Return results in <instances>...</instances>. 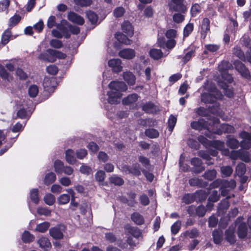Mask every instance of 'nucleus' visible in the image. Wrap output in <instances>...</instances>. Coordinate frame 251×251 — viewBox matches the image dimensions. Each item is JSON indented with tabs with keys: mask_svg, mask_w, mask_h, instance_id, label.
Returning <instances> with one entry per match:
<instances>
[{
	"mask_svg": "<svg viewBox=\"0 0 251 251\" xmlns=\"http://www.w3.org/2000/svg\"><path fill=\"white\" fill-rule=\"evenodd\" d=\"M242 218H239L236 221V224L238 226V235L239 238H243L247 235L248 228L245 222H243Z\"/></svg>",
	"mask_w": 251,
	"mask_h": 251,
	"instance_id": "12",
	"label": "nucleus"
},
{
	"mask_svg": "<svg viewBox=\"0 0 251 251\" xmlns=\"http://www.w3.org/2000/svg\"><path fill=\"white\" fill-rule=\"evenodd\" d=\"M17 104L20 107V109L17 112V116L22 119L27 117L29 113H28L26 109L28 108L29 104L25 103L24 101L18 102Z\"/></svg>",
	"mask_w": 251,
	"mask_h": 251,
	"instance_id": "14",
	"label": "nucleus"
},
{
	"mask_svg": "<svg viewBox=\"0 0 251 251\" xmlns=\"http://www.w3.org/2000/svg\"><path fill=\"white\" fill-rule=\"evenodd\" d=\"M65 55L57 50L48 49L46 52L41 53L38 58L40 60L49 62H54L57 58H64Z\"/></svg>",
	"mask_w": 251,
	"mask_h": 251,
	"instance_id": "4",
	"label": "nucleus"
},
{
	"mask_svg": "<svg viewBox=\"0 0 251 251\" xmlns=\"http://www.w3.org/2000/svg\"><path fill=\"white\" fill-rule=\"evenodd\" d=\"M236 69L240 72L242 75L247 77L249 75V71L245 66L241 62H238L235 64Z\"/></svg>",
	"mask_w": 251,
	"mask_h": 251,
	"instance_id": "38",
	"label": "nucleus"
},
{
	"mask_svg": "<svg viewBox=\"0 0 251 251\" xmlns=\"http://www.w3.org/2000/svg\"><path fill=\"white\" fill-rule=\"evenodd\" d=\"M138 95L136 94H132L128 96L123 100L124 104H130L136 102L138 100Z\"/></svg>",
	"mask_w": 251,
	"mask_h": 251,
	"instance_id": "37",
	"label": "nucleus"
},
{
	"mask_svg": "<svg viewBox=\"0 0 251 251\" xmlns=\"http://www.w3.org/2000/svg\"><path fill=\"white\" fill-rule=\"evenodd\" d=\"M118 55L124 59L131 60L135 57L136 52L132 49L126 48L121 50L118 53Z\"/></svg>",
	"mask_w": 251,
	"mask_h": 251,
	"instance_id": "13",
	"label": "nucleus"
},
{
	"mask_svg": "<svg viewBox=\"0 0 251 251\" xmlns=\"http://www.w3.org/2000/svg\"><path fill=\"white\" fill-rule=\"evenodd\" d=\"M213 238L215 244H219L222 239V231L218 230H215L213 232Z\"/></svg>",
	"mask_w": 251,
	"mask_h": 251,
	"instance_id": "42",
	"label": "nucleus"
},
{
	"mask_svg": "<svg viewBox=\"0 0 251 251\" xmlns=\"http://www.w3.org/2000/svg\"><path fill=\"white\" fill-rule=\"evenodd\" d=\"M218 83L219 85L223 89L224 93L227 97L230 98L232 96V91L227 89V83H229L228 82L226 81L218 80Z\"/></svg>",
	"mask_w": 251,
	"mask_h": 251,
	"instance_id": "28",
	"label": "nucleus"
},
{
	"mask_svg": "<svg viewBox=\"0 0 251 251\" xmlns=\"http://www.w3.org/2000/svg\"><path fill=\"white\" fill-rule=\"evenodd\" d=\"M50 226V223L48 222H44L39 224H38L36 226V227L35 229V231L41 232L44 233L49 229Z\"/></svg>",
	"mask_w": 251,
	"mask_h": 251,
	"instance_id": "34",
	"label": "nucleus"
},
{
	"mask_svg": "<svg viewBox=\"0 0 251 251\" xmlns=\"http://www.w3.org/2000/svg\"><path fill=\"white\" fill-rule=\"evenodd\" d=\"M108 87L109 90L107 94L108 96L107 100L111 104L119 103L123 96L122 93L126 91L127 89L126 85L123 81H112L109 84Z\"/></svg>",
	"mask_w": 251,
	"mask_h": 251,
	"instance_id": "1",
	"label": "nucleus"
},
{
	"mask_svg": "<svg viewBox=\"0 0 251 251\" xmlns=\"http://www.w3.org/2000/svg\"><path fill=\"white\" fill-rule=\"evenodd\" d=\"M52 35L56 38H61L62 36L66 38L70 37L68 31L66 30V27L65 25H58L56 26V29H53L51 31Z\"/></svg>",
	"mask_w": 251,
	"mask_h": 251,
	"instance_id": "10",
	"label": "nucleus"
},
{
	"mask_svg": "<svg viewBox=\"0 0 251 251\" xmlns=\"http://www.w3.org/2000/svg\"><path fill=\"white\" fill-rule=\"evenodd\" d=\"M191 163L195 167V171L197 173H200L203 170V167L201 166V160L198 158H194L191 160Z\"/></svg>",
	"mask_w": 251,
	"mask_h": 251,
	"instance_id": "35",
	"label": "nucleus"
},
{
	"mask_svg": "<svg viewBox=\"0 0 251 251\" xmlns=\"http://www.w3.org/2000/svg\"><path fill=\"white\" fill-rule=\"evenodd\" d=\"M146 135L150 138H155L158 137L159 132L155 129L150 128L145 131Z\"/></svg>",
	"mask_w": 251,
	"mask_h": 251,
	"instance_id": "47",
	"label": "nucleus"
},
{
	"mask_svg": "<svg viewBox=\"0 0 251 251\" xmlns=\"http://www.w3.org/2000/svg\"><path fill=\"white\" fill-rule=\"evenodd\" d=\"M71 198L69 194H62L60 195L57 199V202L60 205H65L67 204Z\"/></svg>",
	"mask_w": 251,
	"mask_h": 251,
	"instance_id": "30",
	"label": "nucleus"
},
{
	"mask_svg": "<svg viewBox=\"0 0 251 251\" xmlns=\"http://www.w3.org/2000/svg\"><path fill=\"white\" fill-rule=\"evenodd\" d=\"M44 201L47 205L51 206L54 203L55 198L52 194L48 193L44 196Z\"/></svg>",
	"mask_w": 251,
	"mask_h": 251,
	"instance_id": "40",
	"label": "nucleus"
},
{
	"mask_svg": "<svg viewBox=\"0 0 251 251\" xmlns=\"http://www.w3.org/2000/svg\"><path fill=\"white\" fill-rule=\"evenodd\" d=\"M173 21L176 23H182L184 20V15L180 13H175L173 17Z\"/></svg>",
	"mask_w": 251,
	"mask_h": 251,
	"instance_id": "61",
	"label": "nucleus"
},
{
	"mask_svg": "<svg viewBox=\"0 0 251 251\" xmlns=\"http://www.w3.org/2000/svg\"><path fill=\"white\" fill-rule=\"evenodd\" d=\"M221 173L224 177L229 176L233 172V169L230 166H223L221 168Z\"/></svg>",
	"mask_w": 251,
	"mask_h": 251,
	"instance_id": "46",
	"label": "nucleus"
},
{
	"mask_svg": "<svg viewBox=\"0 0 251 251\" xmlns=\"http://www.w3.org/2000/svg\"><path fill=\"white\" fill-rule=\"evenodd\" d=\"M149 53L150 56L155 60H158L163 56L162 51L160 50L156 49H151Z\"/></svg>",
	"mask_w": 251,
	"mask_h": 251,
	"instance_id": "36",
	"label": "nucleus"
},
{
	"mask_svg": "<svg viewBox=\"0 0 251 251\" xmlns=\"http://www.w3.org/2000/svg\"><path fill=\"white\" fill-rule=\"evenodd\" d=\"M108 65L114 73H119L123 71L122 61L119 58H112L108 60Z\"/></svg>",
	"mask_w": 251,
	"mask_h": 251,
	"instance_id": "9",
	"label": "nucleus"
},
{
	"mask_svg": "<svg viewBox=\"0 0 251 251\" xmlns=\"http://www.w3.org/2000/svg\"><path fill=\"white\" fill-rule=\"evenodd\" d=\"M123 171L126 174L131 173L136 176H139L140 174V171L139 169V165L136 164L133 168H129L127 166H125L123 168Z\"/></svg>",
	"mask_w": 251,
	"mask_h": 251,
	"instance_id": "27",
	"label": "nucleus"
},
{
	"mask_svg": "<svg viewBox=\"0 0 251 251\" xmlns=\"http://www.w3.org/2000/svg\"><path fill=\"white\" fill-rule=\"evenodd\" d=\"M216 176V172L214 170L207 171L204 174L205 178L208 180L213 179Z\"/></svg>",
	"mask_w": 251,
	"mask_h": 251,
	"instance_id": "64",
	"label": "nucleus"
},
{
	"mask_svg": "<svg viewBox=\"0 0 251 251\" xmlns=\"http://www.w3.org/2000/svg\"><path fill=\"white\" fill-rule=\"evenodd\" d=\"M205 87L207 92H204L201 95V101L203 102H214L216 99H221L222 97L221 93L218 91L214 86H212L210 88L207 84Z\"/></svg>",
	"mask_w": 251,
	"mask_h": 251,
	"instance_id": "2",
	"label": "nucleus"
},
{
	"mask_svg": "<svg viewBox=\"0 0 251 251\" xmlns=\"http://www.w3.org/2000/svg\"><path fill=\"white\" fill-rule=\"evenodd\" d=\"M37 213L40 215L50 216L51 215V210L44 207H39L37 209Z\"/></svg>",
	"mask_w": 251,
	"mask_h": 251,
	"instance_id": "49",
	"label": "nucleus"
},
{
	"mask_svg": "<svg viewBox=\"0 0 251 251\" xmlns=\"http://www.w3.org/2000/svg\"><path fill=\"white\" fill-rule=\"evenodd\" d=\"M229 64L226 61L222 62L218 66L219 71L221 73L223 81H226L228 83H231L233 81L232 76L226 72L229 68Z\"/></svg>",
	"mask_w": 251,
	"mask_h": 251,
	"instance_id": "7",
	"label": "nucleus"
},
{
	"mask_svg": "<svg viewBox=\"0 0 251 251\" xmlns=\"http://www.w3.org/2000/svg\"><path fill=\"white\" fill-rule=\"evenodd\" d=\"M220 185H221V190L222 195L226 196L228 192L235 187L236 182L234 180H231L228 181L226 180L222 181L217 179L212 183L211 187L215 188Z\"/></svg>",
	"mask_w": 251,
	"mask_h": 251,
	"instance_id": "3",
	"label": "nucleus"
},
{
	"mask_svg": "<svg viewBox=\"0 0 251 251\" xmlns=\"http://www.w3.org/2000/svg\"><path fill=\"white\" fill-rule=\"evenodd\" d=\"M176 117L173 115H171L168 120V128L169 130L172 132L176 124Z\"/></svg>",
	"mask_w": 251,
	"mask_h": 251,
	"instance_id": "51",
	"label": "nucleus"
},
{
	"mask_svg": "<svg viewBox=\"0 0 251 251\" xmlns=\"http://www.w3.org/2000/svg\"><path fill=\"white\" fill-rule=\"evenodd\" d=\"M65 191L69 194L71 196V201L70 203V208L72 210H75V208L77 207L78 203L75 201V193L72 188H68L65 190Z\"/></svg>",
	"mask_w": 251,
	"mask_h": 251,
	"instance_id": "20",
	"label": "nucleus"
},
{
	"mask_svg": "<svg viewBox=\"0 0 251 251\" xmlns=\"http://www.w3.org/2000/svg\"><path fill=\"white\" fill-rule=\"evenodd\" d=\"M210 29V21L207 18H204L201 25V37L204 39Z\"/></svg>",
	"mask_w": 251,
	"mask_h": 251,
	"instance_id": "19",
	"label": "nucleus"
},
{
	"mask_svg": "<svg viewBox=\"0 0 251 251\" xmlns=\"http://www.w3.org/2000/svg\"><path fill=\"white\" fill-rule=\"evenodd\" d=\"M203 195H204V196L202 197V199H205L206 197V196L205 195V194L202 191H200L195 194H186L183 196L182 198V201L186 204H189L194 201L195 198L198 196Z\"/></svg>",
	"mask_w": 251,
	"mask_h": 251,
	"instance_id": "15",
	"label": "nucleus"
},
{
	"mask_svg": "<svg viewBox=\"0 0 251 251\" xmlns=\"http://www.w3.org/2000/svg\"><path fill=\"white\" fill-rule=\"evenodd\" d=\"M59 182L63 186L68 187L72 184L71 179L67 176H62L59 178Z\"/></svg>",
	"mask_w": 251,
	"mask_h": 251,
	"instance_id": "52",
	"label": "nucleus"
},
{
	"mask_svg": "<svg viewBox=\"0 0 251 251\" xmlns=\"http://www.w3.org/2000/svg\"><path fill=\"white\" fill-rule=\"evenodd\" d=\"M131 220L136 224L141 225L144 224V219L142 215L137 212L133 213L131 216Z\"/></svg>",
	"mask_w": 251,
	"mask_h": 251,
	"instance_id": "33",
	"label": "nucleus"
},
{
	"mask_svg": "<svg viewBox=\"0 0 251 251\" xmlns=\"http://www.w3.org/2000/svg\"><path fill=\"white\" fill-rule=\"evenodd\" d=\"M39 93L38 87L36 85H32L28 88V94L30 97L34 98Z\"/></svg>",
	"mask_w": 251,
	"mask_h": 251,
	"instance_id": "45",
	"label": "nucleus"
},
{
	"mask_svg": "<svg viewBox=\"0 0 251 251\" xmlns=\"http://www.w3.org/2000/svg\"><path fill=\"white\" fill-rule=\"evenodd\" d=\"M45 91L52 93L55 89L56 82L54 78L45 77L43 83Z\"/></svg>",
	"mask_w": 251,
	"mask_h": 251,
	"instance_id": "11",
	"label": "nucleus"
},
{
	"mask_svg": "<svg viewBox=\"0 0 251 251\" xmlns=\"http://www.w3.org/2000/svg\"><path fill=\"white\" fill-rule=\"evenodd\" d=\"M68 19L72 22L79 25H82L84 23V20L82 17L73 12L68 13Z\"/></svg>",
	"mask_w": 251,
	"mask_h": 251,
	"instance_id": "17",
	"label": "nucleus"
},
{
	"mask_svg": "<svg viewBox=\"0 0 251 251\" xmlns=\"http://www.w3.org/2000/svg\"><path fill=\"white\" fill-rule=\"evenodd\" d=\"M56 175L53 172H49L45 174L43 181L45 185H49L53 183L56 180Z\"/></svg>",
	"mask_w": 251,
	"mask_h": 251,
	"instance_id": "23",
	"label": "nucleus"
},
{
	"mask_svg": "<svg viewBox=\"0 0 251 251\" xmlns=\"http://www.w3.org/2000/svg\"><path fill=\"white\" fill-rule=\"evenodd\" d=\"M115 38L119 42L125 45H130L132 43L131 40L127 38L125 35L121 33H117L115 34Z\"/></svg>",
	"mask_w": 251,
	"mask_h": 251,
	"instance_id": "29",
	"label": "nucleus"
},
{
	"mask_svg": "<svg viewBox=\"0 0 251 251\" xmlns=\"http://www.w3.org/2000/svg\"><path fill=\"white\" fill-rule=\"evenodd\" d=\"M194 29L193 24L191 23L188 24L184 28L183 35L184 37H187L192 32Z\"/></svg>",
	"mask_w": 251,
	"mask_h": 251,
	"instance_id": "54",
	"label": "nucleus"
},
{
	"mask_svg": "<svg viewBox=\"0 0 251 251\" xmlns=\"http://www.w3.org/2000/svg\"><path fill=\"white\" fill-rule=\"evenodd\" d=\"M66 160L70 164L73 165L76 161V159L75 156L74 151L71 149H68L66 151Z\"/></svg>",
	"mask_w": 251,
	"mask_h": 251,
	"instance_id": "26",
	"label": "nucleus"
},
{
	"mask_svg": "<svg viewBox=\"0 0 251 251\" xmlns=\"http://www.w3.org/2000/svg\"><path fill=\"white\" fill-rule=\"evenodd\" d=\"M201 6L198 4H194L192 5L191 9V13L192 16H196L201 11Z\"/></svg>",
	"mask_w": 251,
	"mask_h": 251,
	"instance_id": "63",
	"label": "nucleus"
},
{
	"mask_svg": "<svg viewBox=\"0 0 251 251\" xmlns=\"http://www.w3.org/2000/svg\"><path fill=\"white\" fill-rule=\"evenodd\" d=\"M50 236L54 239H60L63 237L62 232L57 227H53L50 229Z\"/></svg>",
	"mask_w": 251,
	"mask_h": 251,
	"instance_id": "31",
	"label": "nucleus"
},
{
	"mask_svg": "<svg viewBox=\"0 0 251 251\" xmlns=\"http://www.w3.org/2000/svg\"><path fill=\"white\" fill-rule=\"evenodd\" d=\"M191 126L192 128L198 130L207 128V132H208V133H205V135L210 138L213 137L212 132L210 131V128L207 126V124L205 123L204 120L202 119H200L197 122H192L191 124Z\"/></svg>",
	"mask_w": 251,
	"mask_h": 251,
	"instance_id": "8",
	"label": "nucleus"
},
{
	"mask_svg": "<svg viewBox=\"0 0 251 251\" xmlns=\"http://www.w3.org/2000/svg\"><path fill=\"white\" fill-rule=\"evenodd\" d=\"M169 10L171 11H179L184 13L187 10L183 4V0H170L168 2Z\"/></svg>",
	"mask_w": 251,
	"mask_h": 251,
	"instance_id": "5",
	"label": "nucleus"
},
{
	"mask_svg": "<svg viewBox=\"0 0 251 251\" xmlns=\"http://www.w3.org/2000/svg\"><path fill=\"white\" fill-rule=\"evenodd\" d=\"M122 29L124 32L128 36L131 37L133 35V29L131 24L127 21H125L122 25Z\"/></svg>",
	"mask_w": 251,
	"mask_h": 251,
	"instance_id": "22",
	"label": "nucleus"
},
{
	"mask_svg": "<svg viewBox=\"0 0 251 251\" xmlns=\"http://www.w3.org/2000/svg\"><path fill=\"white\" fill-rule=\"evenodd\" d=\"M226 240L231 244L235 243V236L234 234V227H230L226 232Z\"/></svg>",
	"mask_w": 251,
	"mask_h": 251,
	"instance_id": "25",
	"label": "nucleus"
},
{
	"mask_svg": "<svg viewBox=\"0 0 251 251\" xmlns=\"http://www.w3.org/2000/svg\"><path fill=\"white\" fill-rule=\"evenodd\" d=\"M123 78L128 85H133L135 83V76L134 74L130 72H124L123 73Z\"/></svg>",
	"mask_w": 251,
	"mask_h": 251,
	"instance_id": "21",
	"label": "nucleus"
},
{
	"mask_svg": "<svg viewBox=\"0 0 251 251\" xmlns=\"http://www.w3.org/2000/svg\"><path fill=\"white\" fill-rule=\"evenodd\" d=\"M50 46L55 49H60L62 47L63 44L61 41L58 39H52L50 42Z\"/></svg>",
	"mask_w": 251,
	"mask_h": 251,
	"instance_id": "56",
	"label": "nucleus"
},
{
	"mask_svg": "<svg viewBox=\"0 0 251 251\" xmlns=\"http://www.w3.org/2000/svg\"><path fill=\"white\" fill-rule=\"evenodd\" d=\"M246 171V166L245 164L241 163L239 164L236 168L235 172L236 174L239 176H242L244 175Z\"/></svg>",
	"mask_w": 251,
	"mask_h": 251,
	"instance_id": "43",
	"label": "nucleus"
},
{
	"mask_svg": "<svg viewBox=\"0 0 251 251\" xmlns=\"http://www.w3.org/2000/svg\"><path fill=\"white\" fill-rule=\"evenodd\" d=\"M64 167V164L61 161L59 160H56L54 161V171L57 174H61L63 173V169Z\"/></svg>",
	"mask_w": 251,
	"mask_h": 251,
	"instance_id": "39",
	"label": "nucleus"
},
{
	"mask_svg": "<svg viewBox=\"0 0 251 251\" xmlns=\"http://www.w3.org/2000/svg\"><path fill=\"white\" fill-rule=\"evenodd\" d=\"M220 128H219L218 129L215 130L214 129L212 130V134L213 133H216L217 134H220L223 132H233L234 131V127L229 125L227 124H222L220 126Z\"/></svg>",
	"mask_w": 251,
	"mask_h": 251,
	"instance_id": "18",
	"label": "nucleus"
},
{
	"mask_svg": "<svg viewBox=\"0 0 251 251\" xmlns=\"http://www.w3.org/2000/svg\"><path fill=\"white\" fill-rule=\"evenodd\" d=\"M65 24V26L66 27V30L69 28L70 31L74 34H77L79 33V28L76 26H73L69 25L66 21L63 22L62 24Z\"/></svg>",
	"mask_w": 251,
	"mask_h": 251,
	"instance_id": "50",
	"label": "nucleus"
},
{
	"mask_svg": "<svg viewBox=\"0 0 251 251\" xmlns=\"http://www.w3.org/2000/svg\"><path fill=\"white\" fill-rule=\"evenodd\" d=\"M75 4L80 6H88L91 4L92 0H74Z\"/></svg>",
	"mask_w": 251,
	"mask_h": 251,
	"instance_id": "57",
	"label": "nucleus"
},
{
	"mask_svg": "<svg viewBox=\"0 0 251 251\" xmlns=\"http://www.w3.org/2000/svg\"><path fill=\"white\" fill-rule=\"evenodd\" d=\"M37 243L39 247L46 251H48L51 247V244L49 239L46 237L42 236L39 239Z\"/></svg>",
	"mask_w": 251,
	"mask_h": 251,
	"instance_id": "16",
	"label": "nucleus"
},
{
	"mask_svg": "<svg viewBox=\"0 0 251 251\" xmlns=\"http://www.w3.org/2000/svg\"><path fill=\"white\" fill-rule=\"evenodd\" d=\"M63 188L57 184H53L50 187V191L54 194H59L62 192Z\"/></svg>",
	"mask_w": 251,
	"mask_h": 251,
	"instance_id": "59",
	"label": "nucleus"
},
{
	"mask_svg": "<svg viewBox=\"0 0 251 251\" xmlns=\"http://www.w3.org/2000/svg\"><path fill=\"white\" fill-rule=\"evenodd\" d=\"M125 12V9L122 7H118L115 8L113 11V15L115 17H122Z\"/></svg>",
	"mask_w": 251,
	"mask_h": 251,
	"instance_id": "60",
	"label": "nucleus"
},
{
	"mask_svg": "<svg viewBox=\"0 0 251 251\" xmlns=\"http://www.w3.org/2000/svg\"><path fill=\"white\" fill-rule=\"evenodd\" d=\"M35 237L28 231H25L22 235V240L25 243H29L34 241Z\"/></svg>",
	"mask_w": 251,
	"mask_h": 251,
	"instance_id": "32",
	"label": "nucleus"
},
{
	"mask_svg": "<svg viewBox=\"0 0 251 251\" xmlns=\"http://www.w3.org/2000/svg\"><path fill=\"white\" fill-rule=\"evenodd\" d=\"M125 231L136 238H139L141 236V232L140 230L132 227L129 225H126L125 226Z\"/></svg>",
	"mask_w": 251,
	"mask_h": 251,
	"instance_id": "24",
	"label": "nucleus"
},
{
	"mask_svg": "<svg viewBox=\"0 0 251 251\" xmlns=\"http://www.w3.org/2000/svg\"><path fill=\"white\" fill-rule=\"evenodd\" d=\"M0 76L3 79L10 81L12 79V76L5 70L4 67L0 64Z\"/></svg>",
	"mask_w": 251,
	"mask_h": 251,
	"instance_id": "41",
	"label": "nucleus"
},
{
	"mask_svg": "<svg viewBox=\"0 0 251 251\" xmlns=\"http://www.w3.org/2000/svg\"><path fill=\"white\" fill-rule=\"evenodd\" d=\"M181 222L179 221L175 223L171 227V231L173 234H176L180 228Z\"/></svg>",
	"mask_w": 251,
	"mask_h": 251,
	"instance_id": "62",
	"label": "nucleus"
},
{
	"mask_svg": "<svg viewBox=\"0 0 251 251\" xmlns=\"http://www.w3.org/2000/svg\"><path fill=\"white\" fill-rule=\"evenodd\" d=\"M86 15L88 19L92 24H95L97 23L98 17L95 13L90 11L87 12Z\"/></svg>",
	"mask_w": 251,
	"mask_h": 251,
	"instance_id": "48",
	"label": "nucleus"
},
{
	"mask_svg": "<svg viewBox=\"0 0 251 251\" xmlns=\"http://www.w3.org/2000/svg\"><path fill=\"white\" fill-rule=\"evenodd\" d=\"M240 136L242 138H243L244 141L242 142V146L244 147L243 145L244 142H247L249 143H251V134L245 132H242L240 134Z\"/></svg>",
	"mask_w": 251,
	"mask_h": 251,
	"instance_id": "55",
	"label": "nucleus"
},
{
	"mask_svg": "<svg viewBox=\"0 0 251 251\" xmlns=\"http://www.w3.org/2000/svg\"><path fill=\"white\" fill-rule=\"evenodd\" d=\"M11 36V32L10 30H6L1 37V43L4 45L7 44L9 41V39Z\"/></svg>",
	"mask_w": 251,
	"mask_h": 251,
	"instance_id": "44",
	"label": "nucleus"
},
{
	"mask_svg": "<svg viewBox=\"0 0 251 251\" xmlns=\"http://www.w3.org/2000/svg\"><path fill=\"white\" fill-rule=\"evenodd\" d=\"M21 20L20 16L16 15L11 17L9 20V25L10 26H14L16 25Z\"/></svg>",
	"mask_w": 251,
	"mask_h": 251,
	"instance_id": "58",
	"label": "nucleus"
},
{
	"mask_svg": "<svg viewBox=\"0 0 251 251\" xmlns=\"http://www.w3.org/2000/svg\"><path fill=\"white\" fill-rule=\"evenodd\" d=\"M143 110L147 113H153L155 111V107L151 102H149L144 105Z\"/></svg>",
	"mask_w": 251,
	"mask_h": 251,
	"instance_id": "53",
	"label": "nucleus"
},
{
	"mask_svg": "<svg viewBox=\"0 0 251 251\" xmlns=\"http://www.w3.org/2000/svg\"><path fill=\"white\" fill-rule=\"evenodd\" d=\"M29 200L28 201V208L32 213H34V210L31 206V202H33L36 205L39 204L40 199L39 197V191L38 189L33 188L30 190L29 193Z\"/></svg>",
	"mask_w": 251,
	"mask_h": 251,
	"instance_id": "6",
	"label": "nucleus"
}]
</instances>
